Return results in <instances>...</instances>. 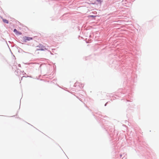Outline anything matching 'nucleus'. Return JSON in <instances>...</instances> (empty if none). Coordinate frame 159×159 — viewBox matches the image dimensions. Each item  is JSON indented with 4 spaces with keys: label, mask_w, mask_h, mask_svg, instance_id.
Wrapping results in <instances>:
<instances>
[{
    "label": "nucleus",
    "mask_w": 159,
    "mask_h": 159,
    "mask_svg": "<svg viewBox=\"0 0 159 159\" xmlns=\"http://www.w3.org/2000/svg\"><path fill=\"white\" fill-rule=\"evenodd\" d=\"M33 38L31 37L25 36L23 38V40L25 42H27V41H30L32 40Z\"/></svg>",
    "instance_id": "1"
},
{
    "label": "nucleus",
    "mask_w": 159,
    "mask_h": 159,
    "mask_svg": "<svg viewBox=\"0 0 159 159\" xmlns=\"http://www.w3.org/2000/svg\"><path fill=\"white\" fill-rule=\"evenodd\" d=\"M40 47H41V48H40L39 50H44L45 49H46V48H45L44 46H43L41 45H39Z\"/></svg>",
    "instance_id": "2"
},
{
    "label": "nucleus",
    "mask_w": 159,
    "mask_h": 159,
    "mask_svg": "<svg viewBox=\"0 0 159 159\" xmlns=\"http://www.w3.org/2000/svg\"><path fill=\"white\" fill-rule=\"evenodd\" d=\"M14 32L15 34L16 35H19L21 34V33L19 32L18 30H14Z\"/></svg>",
    "instance_id": "3"
},
{
    "label": "nucleus",
    "mask_w": 159,
    "mask_h": 159,
    "mask_svg": "<svg viewBox=\"0 0 159 159\" xmlns=\"http://www.w3.org/2000/svg\"><path fill=\"white\" fill-rule=\"evenodd\" d=\"M2 21L4 23L6 24H8L9 23L8 20L6 19H2Z\"/></svg>",
    "instance_id": "4"
},
{
    "label": "nucleus",
    "mask_w": 159,
    "mask_h": 159,
    "mask_svg": "<svg viewBox=\"0 0 159 159\" xmlns=\"http://www.w3.org/2000/svg\"><path fill=\"white\" fill-rule=\"evenodd\" d=\"M80 84V85H81V87H81V88H82V87H83V84H80V83H76L75 84V85H77H77H78L79 86Z\"/></svg>",
    "instance_id": "5"
},
{
    "label": "nucleus",
    "mask_w": 159,
    "mask_h": 159,
    "mask_svg": "<svg viewBox=\"0 0 159 159\" xmlns=\"http://www.w3.org/2000/svg\"><path fill=\"white\" fill-rule=\"evenodd\" d=\"M97 1L98 3L100 4H101L102 1L101 0H96Z\"/></svg>",
    "instance_id": "6"
},
{
    "label": "nucleus",
    "mask_w": 159,
    "mask_h": 159,
    "mask_svg": "<svg viewBox=\"0 0 159 159\" xmlns=\"http://www.w3.org/2000/svg\"><path fill=\"white\" fill-rule=\"evenodd\" d=\"M85 3H87V2H86ZM87 3L88 4H96V3L95 2L94 3H89L88 2H87Z\"/></svg>",
    "instance_id": "7"
},
{
    "label": "nucleus",
    "mask_w": 159,
    "mask_h": 159,
    "mask_svg": "<svg viewBox=\"0 0 159 159\" xmlns=\"http://www.w3.org/2000/svg\"><path fill=\"white\" fill-rule=\"evenodd\" d=\"M90 16L91 17H96V16L92 15V16Z\"/></svg>",
    "instance_id": "8"
}]
</instances>
